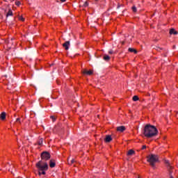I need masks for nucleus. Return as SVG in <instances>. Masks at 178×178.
<instances>
[{
  "label": "nucleus",
  "mask_w": 178,
  "mask_h": 178,
  "mask_svg": "<svg viewBox=\"0 0 178 178\" xmlns=\"http://www.w3.org/2000/svg\"><path fill=\"white\" fill-rule=\"evenodd\" d=\"M143 135L146 138H152V137L158 136V129L154 125L147 124L144 128Z\"/></svg>",
  "instance_id": "1"
},
{
  "label": "nucleus",
  "mask_w": 178,
  "mask_h": 178,
  "mask_svg": "<svg viewBox=\"0 0 178 178\" xmlns=\"http://www.w3.org/2000/svg\"><path fill=\"white\" fill-rule=\"evenodd\" d=\"M35 166L38 170V175L39 176H41V175H45V170L48 169V163L45 161H40L36 164Z\"/></svg>",
  "instance_id": "2"
},
{
  "label": "nucleus",
  "mask_w": 178,
  "mask_h": 178,
  "mask_svg": "<svg viewBox=\"0 0 178 178\" xmlns=\"http://www.w3.org/2000/svg\"><path fill=\"white\" fill-rule=\"evenodd\" d=\"M147 162H149L150 166L152 168H155V163L158 162V156L155 154H150L147 156Z\"/></svg>",
  "instance_id": "3"
},
{
  "label": "nucleus",
  "mask_w": 178,
  "mask_h": 178,
  "mask_svg": "<svg viewBox=\"0 0 178 178\" xmlns=\"http://www.w3.org/2000/svg\"><path fill=\"white\" fill-rule=\"evenodd\" d=\"M41 159L42 161L44 162L46 161H49V159H51V154H49V152H43L41 153Z\"/></svg>",
  "instance_id": "4"
},
{
  "label": "nucleus",
  "mask_w": 178,
  "mask_h": 178,
  "mask_svg": "<svg viewBox=\"0 0 178 178\" xmlns=\"http://www.w3.org/2000/svg\"><path fill=\"white\" fill-rule=\"evenodd\" d=\"M94 71L90 70L89 71L87 70L86 69L83 70L81 71V73L83 74H87L88 76H92V73Z\"/></svg>",
  "instance_id": "5"
},
{
  "label": "nucleus",
  "mask_w": 178,
  "mask_h": 178,
  "mask_svg": "<svg viewBox=\"0 0 178 178\" xmlns=\"http://www.w3.org/2000/svg\"><path fill=\"white\" fill-rule=\"evenodd\" d=\"M126 130V127L124 126H120L118 127L116 129L117 131H119L120 133H123V131H124Z\"/></svg>",
  "instance_id": "6"
},
{
  "label": "nucleus",
  "mask_w": 178,
  "mask_h": 178,
  "mask_svg": "<svg viewBox=\"0 0 178 178\" xmlns=\"http://www.w3.org/2000/svg\"><path fill=\"white\" fill-rule=\"evenodd\" d=\"M63 48H65V51H67L69 49V47H70V42L66 41L63 44Z\"/></svg>",
  "instance_id": "7"
},
{
  "label": "nucleus",
  "mask_w": 178,
  "mask_h": 178,
  "mask_svg": "<svg viewBox=\"0 0 178 178\" xmlns=\"http://www.w3.org/2000/svg\"><path fill=\"white\" fill-rule=\"evenodd\" d=\"M105 143H111L112 141V136L106 135V138H104Z\"/></svg>",
  "instance_id": "8"
},
{
  "label": "nucleus",
  "mask_w": 178,
  "mask_h": 178,
  "mask_svg": "<svg viewBox=\"0 0 178 178\" xmlns=\"http://www.w3.org/2000/svg\"><path fill=\"white\" fill-rule=\"evenodd\" d=\"M50 168H55L56 166V162L54 159H51L49 161Z\"/></svg>",
  "instance_id": "9"
},
{
  "label": "nucleus",
  "mask_w": 178,
  "mask_h": 178,
  "mask_svg": "<svg viewBox=\"0 0 178 178\" xmlns=\"http://www.w3.org/2000/svg\"><path fill=\"white\" fill-rule=\"evenodd\" d=\"M0 119L1 120H5V119H6V113L5 112L1 113L0 115Z\"/></svg>",
  "instance_id": "10"
},
{
  "label": "nucleus",
  "mask_w": 178,
  "mask_h": 178,
  "mask_svg": "<svg viewBox=\"0 0 178 178\" xmlns=\"http://www.w3.org/2000/svg\"><path fill=\"white\" fill-rule=\"evenodd\" d=\"M134 154H136V152H135L134 150H133V149H130V150H129V151L127 152V155L128 156H131V155H134Z\"/></svg>",
  "instance_id": "11"
},
{
  "label": "nucleus",
  "mask_w": 178,
  "mask_h": 178,
  "mask_svg": "<svg viewBox=\"0 0 178 178\" xmlns=\"http://www.w3.org/2000/svg\"><path fill=\"white\" fill-rule=\"evenodd\" d=\"M170 34H174V35H176L177 34H178V32L176 30H175V29H171L170 30Z\"/></svg>",
  "instance_id": "12"
},
{
  "label": "nucleus",
  "mask_w": 178,
  "mask_h": 178,
  "mask_svg": "<svg viewBox=\"0 0 178 178\" xmlns=\"http://www.w3.org/2000/svg\"><path fill=\"white\" fill-rule=\"evenodd\" d=\"M6 17H9V16H13V12H12V10L8 9V12L6 15Z\"/></svg>",
  "instance_id": "13"
},
{
  "label": "nucleus",
  "mask_w": 178,
  "mask_h": 178,
  "mask_svg": "<svg viewBox=\"0 0 178 178\" xmlns=\"http://www.w3.org/2000/svg\"><path fill=\"white\" fill-rule=\"evenodd\" d=\"M129 52H134V54H137L138 51H137V49L134 48H129L128 49Z\"/></svg>",
  "instance_id": "14"
},
{
  "label": "nucleus",
  "mask_w": 178,
  "mask_h": 178,
  "mask_svg": "<svg viewBox=\"0 0 178 178\" xmlns=\"http://www.w3.org/2000/svg\"><path fill=\"white\" fill-rule=\"evenodd\" d=\"M103 58L104 60H106V61L111 60V57H109V56L108 55H104Z\"/></svg>",
  "instance_id": "15"
},
{
  "label": "nucleus",
  "mask_w": 178,
  "mask_h": 178,
  "mask_svg": "<svg viewBox=\"0 0 178 178\" xmlns=\"http://www.w3.org/2000/svg\"><path fill=\"white\" fill-rule=\"evenodd\" d=\"M42 138L39 139V140L37 143L38 145H42Z\"/></svg>",
  "instance_id": "16"
},
{
  "label": "nucleus",
  "mask_w": 178,
  "mask_h": 178,
  "mask_svg": "<svg viewBox=\"0 0 178 178\" xmlns=\"http://www.w3.org/2000/svg\"><path fill=\"white\" fill-rule=\"evenodd\" d=\"M138 99H140L138 96L135 95V96L133 97V101H138Z\"/></svg>",
  "instance_id": "17"
},
{
  "label": "nucleus",
  "mask_w": 178,
  "mask_h": 178,
  "mask_svg": "<svg viewBox=\"0 0 178 178\" xmlns=\"http://www.w3.org/2000/svg\"><path fill=\"white\" fill-rule=\"evenodd\" d=\"M132 10H133L134 13H137V8H136L135 6H134L132 7Z\"/></svg>",
  "instance_id": "18"
},
{
  "label": "nucleus",
  "mask_w": 178,
  "mask_h": 178,
  "mask_svg": "<svg viewBox=\"0 0 178 178\" xmlns=\"http://www.w3.org/2000/svg\"><path fill=\"white\" fill-rule=\"evenodd\" d=\"M87 6H88V1H86L83 4V7L84 8H87Z\"/></svg>",
  "instance_id": "19"
},
{
  "label": "nucleus",
  "mask_w": 178,
  "mask_h": 178,
  "mask_svg": "<svg viewBox=\"0 0 178 178\" xmlns=\"http://www.w3.org/2000/svg\"><path fill=\"white\" fill-rule=\"evenodd\" d=\"M50 118L51 119H52L53 122H55L56 120V118L54 115H51Z\"/></svg>",
  "instance_id": "20"
},
{
  "label": "nucleus",
  "mask_w": 178,
  "mask_h": 178,
  "mask_svg": "<svg viewBox=\"0 0 178 178\" xmlns=\"http://www.w3.org/2000/svg\"><path fill=\"white\" fill-rule=\"evenodd\" d=\"M74 162H76V161H74V159H72L69 163V165H73V163H74Z\"/></svg>",
  "instance_id": "21"
},
{
  "label": "nucleus",
  "mask_w": 178,
  "mask_h": 178,
  "mask_svg": "<svg viewBox=\"0 0 178 178\" xmlns=\"http://www.w3.org/2000/svg\"><path fill=\"white\" fill-rule=\"evenodd\" d=\"M19 20H21L22 22H24V18L22 16H19Z\"/></svg>",
  "instance_id": "22"
},
{
  "label": "nucleus",
  "mask_w": 178,
  "mask_h": 178,
  "mask_svg": "<svg viewBox=\"0 0 178 178\" xmlns=\"http://www.w3.org/2000/svg\"><path fill=\"white\" fill-rule=\"evenodd\" d=\"M21 3L20 1H15V5H17V6H20Z\"/></svg>",
  "instance_id": "23"
},
{
  "label": "nucleus",
  "mask_w": 178,
  "mask_h": 178,
  "mask_svg": "<svg viewBox=\"0 0 178 178\" xmlns=\"http://www.w3.org/2000/svg\"><path fill=\"white\" fill-rule=\"evenodd\" d=\"M16 122L17 123H19V124H22V122H20V118H17Z\"/></svg>",
  "instance_id": "24"
},
{
  "label": "nucleus",
  "mask_w": 178,
  "mask_h": 178,
  "mask_svg": "<svg viewBox=\"0 0 178 178\" xmlns=\"http://www.w3.org/2000/svg\"><path fill=\"white\" fill-rule=\"evenodd\" d=\"M165 163L168 165V166L170 168H172V166H170V164L169 163V161H165Z\"/></svg>",
  "instance_id": "25"
},
{
  "label": "nucleus",
  "mask_w": 178,
  "mask_h": 178,
  "mask_svg": "<svg viewBox=\"0 0 178 178\" xmlns=\"http://www.w3.org/2000/svg\"><path fill=\"white\" fill-rule=\"evenodd\" d=\"M147 148V145H143L141 149H145Z\"/></svg>",
  "instance_id": "26"
},
{
  "label": "nucleus",
  "mask_w": 178,
  "mask_h": 178,
  "mask_svg": "<svg viewBox=\"0 0 178 178\" xmlns=\"http://www.w3.org/2000/svg\"><path fill=\"white\" fill-rule=\"evenodd\" d=\"M108 54H109L110 55H112V54H113V51L112 50H110V51H108Z\"/></svg>",
  "instance_id": "27"
},
{
  "label": "nucleus",
  "mask_w": 178,
  "mask_h": 178,
  "mask_svg": "<svg viewBox=\"0 0 178 178\" xmlns=\"http://www.w3.org/2000/svg\"><path fill=\"white\" fill-rule=\"evenodd\" d=\"M60 2H66V0H60Z\"/></svg>",
  "instance_id": "28"
},
{
  "label": "nucleus",
  "mask_w": 178,
  "mask_h": 178,
  "mask_svg": "<svg viewBox=\"0 0 178 178\" xmlns=\"http://www.w3.org/2000/svg\"><path fill=\"white\" fill-rule=\"evenodd\" d=\"M122 45H124V41L122 42Z\"/></svg>",
  "instance_id": "29"
},
{
  "label": "nucleus",
  "mask_w": 178,
  "mask_h": 178,
  "mask_svg": "<svg viewBox=\"0 0 178 178\" xmlns=\"http://www.w3.org/2000/svg\"><path fill=\"white\" fill-rule=\"evenodd\" d=\"M1 19H3V16L1 15Z\"/></svg>",
  "instance_id": "30"
},
{
  "label": "nucleus",
  "mask_w": 178,
  "mask_h": 178,
  "mask_svg": "<svg viewBox=\"0 0 178 178\" xmlns=\"http://www.w3.org/2000/svg\"><path fill=\"white\" fill-rule=\"evenodd\" d=\"M175 113H176L177 115H178V111H175Z\"/></svg>",
  "instance_id": "31"
},
{
  "label": "nucleus",
  "mask_w": 178,
  "mask_h": 178,
  "mask_svg": "<svg viewBox=\"0 0 178 178\" xmlns=\"http://www.w3.org/2000/svg\"><path fill=\"white\" fill-rule=\"evenodd\" d=\"M95 2H98V1H99V0H95Z\"/></svg>",
  "instance_id": "32"
},
{
  "label": "nucleus",
  "mask_w": 178,
  "mask_h": 178,
  "mask_svg": "<svg viewBox=\"0 0 178 178\" xmlns=\"http://www.w3.org/2000/svg\"><path fill=\"white\" fill-rule=\"evenodd\" d=\"M138 178H140V175H138Z\"/></svg>",
  "instance_id": "33"
},
{
  "label": "nucleus",
  "mask_w": 178,
  "mask_h": 178,
  "mask_svg": "<svg viewBox=\"0 0 178 178\" xmlns=\"http://www.w3.org/2000/svg\"><path fill=\"white\" fill-rule=\"evenodd\" d=\"M4 12L6 13V10H4Z\"/></svg>",
  "instance_id": "34"
}]
</instances>
